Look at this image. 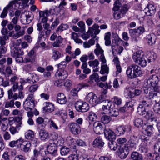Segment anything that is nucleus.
Masks as SVG:
<instances>
[{"label":"nucleus","instance_id":"13","mask_svg":"<svg viewBox=\"0 0 160 160\" xmlns=\"http://www.w3.org/2000/svg\"><path fill=\"white\" fill-rule=\"evenodd\" d=\"M112 102L108 100L105 101V103L103 105L102 110L104 113H108V112L112 109L113 108L112 106Z\"/></svg>","mask_w":160,"mask_h":160},{"label":"nucleus","instance_id":"7","mask_svg":"<svg viewBox=\"0 0 160 160\" xmlns=\"http://www.w3.org/2000/svg\"><path fill=\"white\" fill-rule=\"evenodd\" d=\"M86 99L92 106H95L98 104V97L93 92L89 93L86 96Z\"/></svg>","mask_w":160,"mask_h":160},{"label":"nucleus","instance_id":"14","mask_svg":"<svg viewBox=\"0 0 160 160\" xmlns=\"http://www.w3.org/2000/svg\"><path fill=\"white\" fill-rule=\"evenodd\" d=\"M106 138L110 141H114L116 139L115 133L109 129H106L104 132Z\"/></svg>","mask_w":160,"mask_h":160},{"label":"nucleus","instance_id":"44","mask_svg":"<svg viewBox=\"0 0 160 160\" xmlns=\"http://www.w3.org/2000/svg\"><path fill=\"white\" fill-rule=\"evenodd\" d=\"M126 131L125 128L122 126L118 127L115 131V133L118 136L123 135Z\"/></svg>","mask_w":160,"mask_h":160},{"label":"nucleus","instance_id":"46","mask_svg":"<svg viewBox=\"0 0 160 160\" xmlns=\"http://www.w3.org/2000/svg\"><path fill=\"white\" fill-rule=\"evenodd\" d=\"M109 69L108 65L106 64H102L101 67V70L100 71V73L104 74H108L109 72Z\"/></svg>","mask_w":160,"mask_h":160},{"label":"nucleus","instance_id":"2","mask_svg":"<svg viewBox=\"0 0 160 160\" xmlns=\"http://www.w3.org/2000/svg\"><path fill=\"white\" fill-rule=\"evenodd\" d=\"M127 139L124 138H120L117 140V143L118 146V150L120 153V157L122 158H126L129 153L128 145L124 143L127 142Z\"/></svg>","mask_w":160,"mask_h":160},{"label":"nucleus","instance_id":"54","mask_svg":"<svg viewBox=\"0 0 160 160\" xmlns=\"http://www.w3.org/2000/svg\"><path fill=\"white\" fill-rule=\"evenodd\" d=\"M97 116L96 114L93 112H90L89 113L88 118L89 120L92 122L95 121Z\"/></svg>","mask_w":160,"mask_h":160},{"label":"nucleus","instance_id":"63","mask_svg":"<svg viewBox=\"0 0 160 160\" xmlns=\"http://www.w3.org/2000/svg\"><path fill=\"white\" fill-rule=\"evenodd\" d=\"M154 149L155 152H158L159 154H160V141L158 142L155 144Z\"/></svg>","mask_w":160,"mask_h":160},{"label":"nucleus","instance_id":"28","mask_svg":"<svg viewBox=\"0 0 160 160\" xmlns=\"http://www.w3.org/2000/svg\"><path fill=\"white\" fill-rule=\"evenodd\" d=\"M22 124V123L20 122L18 123L15 127L11 126L9 128V131L13 135L18 133L20 129Z\"/></svg>","mask_w":160,"mask_h":160},{"label":"nucleus","instance_id":"25","mask_svg":"<svg viewBox=\"0 0 160 160\" xmlns=\"http://www.w3.org/2000/svg\"><path fill=\"white\" fill-rule=\"evenodd\" d=\"M129 33L130 36L133 39L135 42H137L140 40V35L138 33L135 29L129 30Z\"/></svg>","mask_w":160,"mask_h":160},{"label":"nucleus","instance_id":"22","mask_svg":"<svg viewBox=\"0 0 160 160\" xmlns=\"http://www.w3.org/2000/svg\"><path fill=\"white\" fill-rule=\"evenodd\" d=\"M99 26L96 24H94L92 27H89L88 29V32L90 33H94L95 35L98 34L100 31L99 29Z\"/></svg>","mask_w":160,"mask_h":160},{"label":"nucleus","instance_id":"36","mask_svg":"<svg viewBox=\"0 0 160 160\" xmlns=\"http://www.w3.org/2000/svg\"><path fill=\"white\" fill-rule=\"evenodd\" d=\"M25 136L26 139L32 140L34 137V132L31 130H28L25 132Z\"/></svg>","mask_w":160,"mask_h":160},{"label":"nucleus","instance_id":"19","mask_svg":"<svg viewBox=\"0 0 160 160\" xmlns=\"http://www.w3.org/2000/svg\"><path fill=\"white\" fill-rule=\"evenodd\" d=\"M88 64L90 66L92 67L93 71L94 72H97L98 71L99 67L98 66L99 62L97 59H96L94 60L89 61Z\"/></svg>","mask_w":160,"mask_h":160},{"label":"nucleus","instance_id":"17","mask_svg":"<svg viewBox=\"0 0 160 160\" xmlns=\"http://www.w3.org/2000/svg\"><path fill=\"white\" fill-rule=\"evenodd\" d=\"M138 138L133 136L131 137L128 142L129 145H128L129 149H135L136 148V145L138 143Z\"/></svg>","mask_w":160,"mask_h":160},{"label":"nucleus","instance_id":"6","mask_svg":"<svg viewBox=\"0 0 160 160\" xmlns=\"http://www.w3.org/2000/svg\"><path fill=\"white\" fill-rule=\"evenodd\" d=\"M75 108L77 111L81 112H85L89 109L88 104L81 101H77L75 103Z\"/></svg>","mask_w":160,"mask_h":160},{"label":"nucleus","instance_id":"55","mask_svg":"<svg viewBox=\"0 0 160 160\" xmlns=\"http://www.w3.org/2000/svg\"><path fill=\"white\" fill-rule=\"evenodd\" d=\"M61 56V54L59 52L54 50L53 52L52 58L55 60H56L60 58Z\"/></svg>","mask_w":160,"mask_h":160},{"label":"nucleus","instance_id":"18","mask_svg":"<svg viewBox=\"0 0 160 160\" xmlns=\"http://www.w3.org/2000/svg\"><path fill=\"white\" fill-rule=\"evenodd\" d=\"M146 40L149 45L153 46L156 42V37L154 34L152 33L147 35Z\"/></svg>","mask_w":160,"mask_h":160},{"label":"nucleus","instance_id":"64","mask_svg":"<svg viewBox=\"0 0 160 160\" xmlns=\"http://www.w3.org/2000/svg\"><path fill=\"white\" fill-rule=\"evenodd\" d=\"M14 101L11 100L10 101H8L6 102L5 107L6 108H8L9 107L13 108L14 107Z\"/></svg>","mask_w":160,"mask_h":160},{"label":"nucleus","instance_id":"57","mask_svg":"<svg viewBox=\"0 0 160 160\" xmlns=\"http://www.w3.org/2000/svg\"><path fill=\"white\" fill-rule=\"evenodd\" d=\"M39 87L38 84H34L30 86L28 88V91L31 93H33L36 91Z\"/></svg>","mask_w":160,"mask_h":160},{"label":"nucleus","instance_id":"41","mask_svg":"<svg viewBox=\"0 0 160 160\" xmlns=\"http://www.w3.org/2000/svg\"><path fill=\"white\" fill-rule=\"evenodd\" d=\"M114 141H109L108 142V146L111 150L115 151L118 149L117 152H118L120 156V153H119L118 150V146L117 143H115L113 142Z\"/></svg>","mask_w":160,"mask_h":160},{"label":"nucleus","instance_id":"33","mask_svg":"<svg viewBox=\"0 0 160 160\" xmlns=\"http://www.w3.org/2000/svg\"><path fill=\"white\" fill-rule=\"evenodd\" d=\"M57 75H58L60 79L62 80L66 78L68 76L67 72L64 70H62L59 72H57Z\"/></svg>","mask_w":160,"mask_h":160},{"label":"nucleus","instance_id":"52","mask_svg":"<svg viewBox=\"0 0 160 160\" xmlns=\"http://www.w3.org/2000/svg\"><path fill=\"white\" fill-rule=\"evenodd\" d=\"M134 125L138 128L141 127L143 125V122L142 120L140 118L136 119L134 122Z\"/></svg>","mask_w":160,"mask_h":160},{"label":"nucleus","instance_id":"9","mask_svg":"<svg viewBox=\"0 0 160 160\" xmlns=\"http://www.w3.org/2000/svg\"><path fill=\"white\" fill-rule=\"evenodd\" d=\"M105 125L99 122H95L93 125V129L97 134H100L104 129Z\"/></svg>","mask_w":160,"mask_h":160},{"label":"nucleus","instance_id":"42","mask_svg":"<svg viewBox=\"0 0 160 160\" xmlns=\"http://www.w3.org/2000/svg\"><path fill=\"white\" fill-rule=\"evenodd\" d=\"M63 39L60 36H59L56 38V41L54 42L52 44L54 47L58 48L60 46V44L62 42Z\"/></svg>","mask_w":160,"mask_h":160},{"label":"nucleus","instance_id":"3","mask_svg":"<svg viewBox=\"0 0 160 160\" xmlns=\"http://www.w3.org/2000/svg\"><path fill=\"white\" fill-rule=\"evenodd\" d=\"M126 73L129 78L132 79L140 76L142 74V72L140 67L133 64L128 67Z\"/></svg>","mask_w":160,"mask_h":160},{"label":"nucleus","instance_id":"31","mask_svg":"<svg viewBox=\"0 0 160 160\" xmlns=\"http://www.w3.org/2000/svg\"><path fill=\"white\" fill-rule=\"evenodd\" d=\"M40 138L42 140L46 141L49 138V135L48 132L44 130H41L39 132Z\"/></svg>","mask_w":160,"mask_h":160},{"label":"nucleus","instance_id":"35","mask_svg":"<svg viewBox=\"0 0 160 160\" xmlns=\"http://www.w3.org/2000/svg\"><path fill=\"white\" fill-rule=\"evenodd\" d=\"M44 110L48 112H51L54 111V105L49 102H46L45 106L44 107Z\"/></svg>","mask_w":160,"mask_h":160},{"label":"nucleus","instance_id":"8","mask_svg":"<svg viewBox=\"0 0 160 160\" xmlns=\"http://www.w3.org/2000/svg\"><path fill=\"white\" fill-rule=\"evenodd\" d=\"M18 80V78L15 76H13L10 79L11 82L13 84L12 88V90L14 92H15L17 89L19 91H22L23 88L22 85H21L18 86V83L17 82Z\"/></svg>","mask_w":160,"mask_h":160},{"label":"nucleus","instance_id":"12","mask_svg":"<svg viewBox=\"0 0 160 160\" xmlns=\"http://www.w3.org/2000/svg\"><path fill=\"white\" fill-rule=\"evenodd\" d=\"M156 12V8L152 4H148L145 8L144 12L147 16H152L154 15Z\"/></svg>","mask_w":160,"mask_h":160},{"label":"nucleus","instance_id":"37","mask_svg":"<svg viewBox=\"0 0 160 160\" xmlns=\"http://www.w3.org/2000/svg\"><path fill=\"white\" fill-rule=\"evenodd\" d=\"M133 160H142L143 157L142 155L136 152H133L131 155Z\"/></svg>","mask_w":160,"mask_h":160},{"label":"nucleus","instance_id":"62","mask_svg":"<svg viewBox=\"0 0 160 160\" xmlns=\"http://www.w3.org/2000/svg\"><path fill=\"white\" fill-rule=\"evenodd\" d=\"M98 85L101 88H110L112 86L111 85H108L107 82L104 83L102 82L98 83Z\"/></svg>","mask_w":160,"mask_h":160},{"label":"nucleus","instance_id":"60","mask_svg":"<svg viewBox=\"0 0 160 160\" xmlns=\"http://www.w3.org/2000/svg\"><path fill=\"white\" fill-rule=\"evenodd\" d=\"M124 14L120 11L114 13V17L115 19L118 20L124 16Z\"/></svg>","mask_w":160,"mask_h":160},{"label":"nucleus","instance_id":"4","mask_svg":"<svg viewBox=\"0 0 160 160\" xmlns=\"http://www.w3.org/2000/svg\"><path fill=\"white\" fill-rule=\"evenodd\" d=\"M54 10L50 9L49 10H45L44 11H40L39 12V19L41 23H46L43 25L44 30H48L49 27V24L46 23L48 20L47 17L50 14H54Z\"/></svg>","mask_w":160,"mask_h":160},{"label":"nucleus","instance_id":"32","mask_svg":"<svg viewBox=\"0 0 160 160\" xmlns=\"http://www.w3.org/2000/svg\"><path fill=\"white\" fill-rule=\"evenodd\" d=\"M88 85L87 84H80L78 85V87L79 88H78L77 89L74 88L72 89L71 91V94L73 96H76L77 95L78 92L80 89L86 87H88Z\"/></svg>","mask_w":160,"mask_h":160},{"label":"nucleus","instance_id":"48","mask_svg":"<svg viewBox=\"0 0 160 160\" xmlns=\"http://www.w3.org/2000/svg\"><path fill=\"white\" fill-rule=\"evenodd\" d=\"M71 38L77 43H81L82 42V40L78 38V35L76 33L72 32L71 35Z\"/></svg>","mask_w":160,"mask_h":160},{"label":"nucleus","instance_id":"26","mask_svg":"<svg viewBox=\"0 0 160 160\" xmlns=\"http://www.w3.org/2000/svg\"><path fill=\"white\" fill-rule=\"evenodd\" d=\"M48 152L55 156L57 155V149L56 145L54 144H51L47 147Z\"/></svg>","mask_w":160,"mask_h":160},{"label":"nucleus","instance_id":"20","mask_svg":"<svg viewBox=\"0 0 160 160\" xmlns=\"http://www.w3.org/2000/svg\"><path fill=\"white\" fill-rule=\"evenodd\" d=\"M11 53L12 57L15 58L20 55H23L24 53L21 49H17L15 47H13L11 49Z\"/></svg>","mask_w":160,"mask_h":160},{"label":"nucleus","instance_id":"11","mask_svg":"<svg viewBox=\"0 0 160 160\" xmlns=\"http://www.w3.org/2000/svg\"><path fill=\"white\" fill-rule=\"evenodd\" d=\"M36 54L33 50H31L28 55L24 58V62L26 63H33L35 61Z\"/></svg>","mask_w":160,"mask_h":160},{"label":"nucleus","instance_id":"49","mask_svg":"<svg viewBox=\"0 0 160 160\" xmlns=\"http://www.w3.org/2000/svg\"><path fill=\"white\" fill-rule=\"evenodd\" d=\"M112 118L110 116L107 115H103L101 119V122L103 123H108L111 120Z\"/></svg>","mask_w":160,"mask_h":160},{"label":"nucleus","instance_id":"23","mask_svg":"<svg viewBox=\"0 0 160 160\" xmlns=\"http://www.w3.org/2000/svg\"><path fill=\"white\" fill-rule=\"evenodd\" d=\"M57 102L61 104H65L67 100L66 97L62 93H58L57 96Z\"/></svg>","mask_w":160,"mask_h":160},{"label":"nucleus","instance_id":"5","mask_svg":"<svg viewBox=\"0 0 160 160\" xmlns=\"http://www.w3.org/2000/svg\"><path fill=\"white\" fill-rule=\"evenodd\" d=\"M141 54V51L136 52L133 54L132 59L136 63L142 67H145L147 65V62L146 60Z\"/></svg>","mask_w":160,"mask_h":160},{"label":"nucleus","instance_id":"30","mask_svg":"<svg viewBox=\"0 0 160 160\" xmlns=\"http://www.w3.org/2000/svg\"><path fill=\"white\" fill-rule=\"evenodd\" d=\"M146 57L149 62L154 61L156 58V54L154 52H149L146 53Z\"/></svg>","mask_w":160,"mask_h":160},{"label":"nucleus","instance_id":"16","mask_svg":"<svg viewBox=\"0 0 160 160\" xmlns=\"http://www.w3.org/2000/svg\"><path fill=\"white\" fill-rule=\"evenodd\" d=\"M151 99H152L156 102H159L160 100H155V99L153 98H150V94H149V98H147L145 96L143 97V100L141 102V104H142L143 107H149L151 105Z\"/></svg>","mask_w":160,"mask_h":160},{"label":"nucleus","instance_id":"47","mask_svg":"<svg viewBox=\"0 0 160 160\" xmlns=\"http://www.w3.org/2000/svg\"><path fill=\"white\" fill-rule=\"evenodd\" d=\"M68 28V26L66 24H62L60 25L56 30L57 33H60L62 31L67 29Z\"/></svg>","mask_w":160,"mask_h":160},{"label":"nucleus","instance_id":"24","mask_svg":"<svg viewBox=\"0 0 160 160\" xmlns=\"http://www.w3.org/2000/svg\"><path fill=\"white\" fill-rule=\"evenodd\" d=\"M104 144L102 139L100 137H97L93 141V145L95 147H102Z\"/></svg>","mask_w":160,"mask_h":160},{"label":"nucleus","instance_id":"59","mask_svg":"<svg viewBox=\"0 0 160 160\" xmlns=\"http://www.w3.org/2000/svg\"><path fill=\"white\" fill-rule=\"evenodd\" d=\"M89 79L91 81L94 80L96 82L99 81V75L97 73H94L90 75L89 77Z\"/></svg>","mask_w":160,"mask_h":160},{"label":"nucleus","instance_id":"53","mask_svg":"<svg viewBox=\"0 0 160 160\" xmlns=\"http://www.w3.org/2000/svg\"><path fill=\"white\" fill-rule=\"evenodd\" d=\"M121 6L122 4L120 3L119 1V0H116L114 2L112 9L114 11H117L119 9Z\"/></svg>","mask_w":160,"mask_h":160},{"label":"nucleus","instance_id":"38","mask_svg":"<svg viewBox=\"0 0 160 160\" xmlns=\"http://www.w3.org/2000/svg\"><path fill=\"white\" fill-rule=\"evenodd\" d=\"M48 123L49 124L50 128L55 130H57L59 129V128L56 123L51 119H49L48 120Z\"/></svg>","mask_w":160,"mask_h":160},{"label":"nucleus","instance_id":"40","mask_svg":"<svg viewBox=\"0 0 160 160\" xmlns=\"http://www.w3.org/2000/svg\"><path fill=\"white\" fill-rule=\"evenodd\" d=\"M137 112L140 115L144 116L146 113L145 107H143L142 104H139L137 108Z\"/></svg>","mask_w":160,"mask_h":160},{"label":"nucleus","instance_id":"10","mask_svg":"<svg viewBox=\"0 0 160 160\" xmlns=\"http://www.w3.org/2000/svg\"><path fill=\"white\" fill-rule=\"evenodd\" d=\"M69 128L72 133L74 135L79 134L81 131L80 126L76 123H70L69 125Z\"/></svg>","mask_w":160,"mask_h":160},{"label":"nucleus","instance_id":"56","mask_svg":"<svg viewBox=\"0 0 160 160\" xmlns=\"http://www.w3.org/2000/svg\"><path fill=\"white\" fill-rule=\"evenodd\" d=\"M70 149L65 146L62 147L60 149V153L62 155H67L69 152Z\"/></svg>","mask_w":160,"mask_h":160},{"label":"nucleus","instance_id":"29","mask_svg":"<svg viewBox=\"0 0 160 160\" xmlns=\"http://www.w3.org/2000/svg\"><path fill=\"white\" fill-rule=\"evenodd\" d=\"M68 144L71 149L76 150V139L71 137H69L67 140Z\"/></svg>","mask_w":160,"mask_h":160},{"label":"nucleus","instance_id":"45","mask_svg":"<svg viewBox=\"0 0 160 160\" xmlns=\"http://www.w3.org/2000/svg\"><path fill=\"white\" fill-rule=\"evenodd\" d=\"M111 33L110 32H108L105 34L104 36L105 44L106 46L109 45L111 44Z\"/></svg>","mask_w":160,"mask_h":160},{"label":"nucleus","instance_id":"21","mask_svg":"<svg viewBox=\"0 0 160 160\" xmlns=\"http://www.w3.org/2000/svg\"><path fill=\"white\" fill-rule=\"evenodd\" d=\"M35 102L26 100L23 103V107L25 109L28 111L31 110L34 106Z\"/></svg>","mask_w":160,"mask_h":160},{"label":"nucleus","instance_id":"50","mask_svg":"<svg viewBox=\"0 0 160 160\" xmlns=\"http://www.w3.org/2000/svg\"><path fill=\"white\" fill-rule=\"evenodd\" d=\"M153 128L152 125L148 126L144 131V133L148 136H151L152 133Z\"/></svg>","mask_w":160,"mask_h":160},{"label":"nucleus","instance_id":"51","mask_svg":"<svg viewBox=\"0 0 160 160\" xmlns=\"http://www.w3.org/2000/svg\"><path fill=\"white\" fill-rule=\"evenodd\" d=\"M110 116L112 117H116L119 115L118 111L115 109H112L108 112Z\"/></svg>","mask_w":160,"mask_h":160},{"label":"nucleus","instance_id":"34","mask_svg":"<svg viewBox=\"0 0 160 160\" xmlns=\"http://www.w3.org/2000/svg\"><path fill=\"white\" fill-rule=\"evenodd\" d=\"M96 49L94 50V52L95 54L98 56L104 54V50L102 48L99 44L97 43L96 45Z\"/></svg>","mask_w":160,"mask_h":160},{"label":"nucleus","instance_id":"43","mask_svg":"<svg viewBox=\"0 0 160 160\" xmlns=\"http://www.w3.org/2000/svg\"><path fill=\"white\" fill-rule=\"evenodd\" d=\"M141 139L142 140L141 144L142 145H144L148 146L150 145L151 140L149 138L143 136L141 138Z\"/></svg>","mask_w":160,"mask_h":160},{"label":"nucleus","instance_id":"15","mask_svg":"<svg viewBox=\"0 0 160 160\" xmlns=\"http://www.w3.org/2000/svg\"><path fill=\"white\" fill-rule=\"evenodd\" d=\"M14 5V6H19L18 4L16 2V1H11L9 3L8 5L6 7H5L3 9L2 12L1 14L0 17L2 18H5L7 15L8 14V9L10 8L11 7H12L13 5Z\"/></svg>","mask_w":160,"mask_h":160},{"label":"nucleus","instance_id":"61","mask_svg":"<svg viewBox=\"0 0 160 160\" xmlns=\"http://www.w3.org/2000/svg\"><path fill=\"white\" fill-rule=\"evenodd\" d=\"M153 109L156 113L160 114V103L155 104L153 107Z\"/></svg>","mask_w":160,"mask_h":160},{"label":"nucleus","instance_id":"58","mask_svg":"<svg viewBox=\"0 0 160 160\" xmlns=\"http://www.w3.org/2000/svg\"><path fill=\"white\" fill-rule=\"evenodd\" d=\"M150 72L151 73H155L159 77L160 80V68L159 67H154V68Z\"/></svg>","mask_w":160,"mask_h":160},{"label":"nucleus","instance_id":"39","mask_svg":"<svg viewBox=\"0 0 160 160\" xmlns=\"http://www.w3.org/2000/svg\"><path fill=\"white\" fill-rule=\"evenodd\" d=\"M31 146V143L28 141H25L23 143V145L22 146V148L23 151L25 152H28L30 149V148Z\"/></svg>","mask_w":160,"mask_h":160},{"label":"nucleus","instance_id":"1","mask_svg":"<svg viewBox=\"0 0 160 160\" xmlns=\"http://www.w3.org/2000/svg\"><path fill=\"white\" fill-rule=\"evenodd\" d=\"M159 80L157 75H152L144 81V86L150 87V97L154 98L155 100H160V87L157 85Z\"/></svg>","mask_w":160,"mask_h":160},{"label":"nucleus","instance_id":"27","mask_svg":"<svg viewBox=\"0 0 160 160\" xmlns=\"http://www.w3.org/2000/svg\"><path fill=\"white\" fill-rule=\"evenodd\" d=\"M25 33V30L23 29L20 30L18 32H17L15 33H14V31L11 32L9 33V35L10 37H12L16 39L21 36L24 35Z\"/></svg>","mask_w":160,"mask_h":160}]
</instances>
